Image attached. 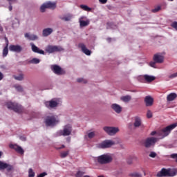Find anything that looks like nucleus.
Segmentation results:
<instances>
[{
  "label": "nucleus",
  "instance_id": "obj_42",
  "mask_svg": "<svg viewBox=\"0 0 177 177\" xmlns=\"http://www.w3.org/2000/svg\"><path fill=\"white\" fill-rule=\"evenodd\" d=\"M149 157L151 158H156V157H157V153L156 152H151L149 153Z\"/></svg>",
  "mask_w": 177,
  "mask_h": 177
},
{
  "label": "nucleus",
  "instance_id": "obj_51",
  "mask_svg": "<svg viewBox=\"0 0 177 177\" xmlns=\"http://www.w3.org/2000/svg\"><path fill=\"white\" fill-rule=\"evenodd\" d=\"M9 2V5H12V3L16 2L17 0H7Z\"/></svg>",
  "mask_w": 177,
  "mask_h": 177
},
{
  "label": "nucleus",
  "instance_id": "obj_10",
  "mask_svg": "<svg viewBox=\"0 0 177 177\" xmlns=\"http://www.w3.org/2000/svg\"><path fill=\"white\" fill-rule=\"evenodd\" d=\"M158 138L154 137H149L145 140V146L147 148L151 147V146H154L156 143H157Z\"/></svg>",
  "mask_w": 177,
  "mask_h": 177
},
{
  "label": "nucleus",
  "instance_id": "obj_6",
  "mask_svg": "<svg viewBox=\"0 0 177 177\" xmlns=\"http://www.w3.org/2000/svg\"><path fill=\"white\" fill-rule=\"evenodd\" d=\"M45 50L47 53H55V52H63L64 49L60 46L48 45L46 47Z\"/></svg>",
  "mask_w": 177,
  "mask_h": 177
},
{
  "label": "nucleus",
  "instance_id": "obj_56",
  "mask_svg": "<svg viewBox=\"0 0 177 177\" xmlns=\"http://www.w3.org/2000/svg\"><path fill=\"white\" fill-rule=\"evenodd\" d=\"M2 156V151H0V157Z\"/></svg>",
  "mask_w": 177,
  "mask_h": 177
},
{
  "label": "nucleus",
  "instance_id": "obj_14",
  "mask_svg": "<svg viewBox=\"0 0 177 177\" xmlns=\"http://www.w3.org/2000/svg\"><path fill=\"white\" fill-rule=\"evenodd\" d=\"M5 41H6V46L3 49V57H6V56H8V53H9V40L8 39V37H5L4 38Z\"/></svg>",
  "mask_w": 177,
  "mask_h": 177
},
{
  "label": "nucleus",
  "instance_id": "obj_16",
  "mask_svg": "<svg viewBox=\"0 0 177 177\" xmlns=\"http://www.w3.org/2000/svg\"><path fill=\"white\" fill-rule=\"evenodd\" d=\"M51 68L55 73V74H57V75H62V74H64V72L62 69V68L57 65H53L51 66Z\"/></svg>",
  "mask_w": 177,
  "mask_h": 177
},
{
  "label": "nucleus",
  "instance_id": "obj_35",
  "mask_svg": "<svg viewBox=\"0 0 177 177\" xmlns=\"http://www.w3.org/2000/svg\"><path fill=\"white\" fill-rule=\"evenodd\" d=\"M41 61L39 60V59L37 58H33L30 61V63H31L32 64H38V63H39Z\"/></svg>",
  "mask_w": 177,
  "mask_h": 177
},
{
  "label": "nucleus",
  "instance_id": "obj_29",
  "mask_svg": "<svg viewBox=\"0 0 177 177\" xmlns=\"http://www.w3.org/2000/svg\"><path fill=\"white\" fill-rule=\"evenodd\" d=\"M60 19H61V20H64V21H70V20H71V19H73V15L68 14L65 17H61Z\"/></svg>",
  "mask_w": 177,
  "mask_h": 177
},
{
  "label": "nucleus",
  "instance_id": "obj_53",
  "mask_svg": "<svg viewBox=\"0 0 177 177\" xmlns=\"http://www.w3.org/2000/svg\"><path fill=\"white\" fill-rule=\"evenodd\" d=\"M8 9H9L10 12H12V10H13V6H12V4H10L9 6Z\"/></svg>",
  "mask_w": 177,
  "mask_h": 177
},
{
  "label": "nucleus",
  "instance_id": "obj_21",
  "mask_svg": "<svg viewBox=\"0 0 177 177\" xmlns=\"http://www.w3.org/2000/svg\"><path fill=\"white\" fill-rule=\"evenodd\" d=\"M145 102L147 107H151V106H153V103H154V99L151 96L147 95L145 98Z\"/></svg>",
  "mask_w": 177,
  "mask_h": 177
},
{
  "label": "nucleus",
  "instance_id": "obj_30",
  "mask_svg": "<svg viewBox=\"0 0 177 177\" xmlns=\"http://www.w3.org/2000/svg\"><path fill=\"white\" fill-rule=\"evenodd\" d=\"M177 169H169V176H176Z\"/></svg>",
  "mask_w": 177,
  "mask_h": 177
},
{
  "label": "nucleus",
  "instance_id": "obj_54",
  "mask_svg": "<svg viewBox=\"0 0 177 177\" xmlns=\"http://www.w3.org/2000/svg\"><path fill=\"white\" fill-rule=\"evenodd\" d=\"M21 140H26V137L21 136L20 137Z\"/></svg>",
  "mask_w": 177,
  "mask_h": 177
},
{
  "label": "nucleus",
  "instance_id": "obj_26",
  "mask_svg": "<svg viewBox=\"0 0 177 177\" xmlns=\"http://www.w3.org/2000/svg\"><path fill=\"white\" fill-rule=\"evenodd\" d=\"M158 177L169 176V169H162L157 174Z\"/></svg>",
  "mask_w": 177,
  "mask_h": 177
},
{
  "label": "nucleus",
  "instance_id": "obj_49",
  "mask_svg": "<svg viewBox=\"0 0 177 177\" xmlns=\"http://www.w3.org/2000/svg\"><path fill=\"white\" fill-rule=\"evenodd\" d=\"M100 3H102V5H104L107 3V0H99Z\"/></svg>",
  "mask_w": 177,
  "mask_h": 177
},
{
  "label": "nucleus",
  "instance_id": "obj_36",
  "mask_svg": "<svg viewBox=\"0 0 177 177\" xmlns=\"http://www.w3.org/2000/svg\"><path fill=\"white\" fill-rule=\"evenodd\" d=\"M87 136H88V138H89V139H93V138H95V132L91 131L90 133H88Z\"/></svg>",
  "mask_w": 177,
  "mask_h": 177
},
{
  "label": "nucleus",
  "instance_id": "obj_47",
  "mask_svg": "<svg viewBox=\"0 0 177 177\" xmlns=\"http://www.w3.org/2000/svg\"><path fill=\"white\" fill-rule=\"evenodd\" d=\"M171 158H175L177 162V153H173L171 155Z\"/></svg>",
  "mask_w": 177,
  "mask_h": 177
},
{
  "label": "nucleus",
  "instance_id": "obj_11",
  "mask_svg": "<svg viewBox=\"0 0 177 177\" xmlns=\"http://www.w3.org/2000/svg\"><path fill=\"white\" fill-rule=\"evenodd\" d=\"M140 80H142L141 82H147L149 84L150 82H153V81L156 80V77L149 75H145L143 76L140 77Z\"/></svg>",
  "mask_w": 177,
  "mask_h": 177
},
{
  "label": "nucleus",
  "instance_id": "obj_20",
  "mask_svg": "<svg viewBox=\"0 0 177 177\" xmlns=\"http://www.w3.org/2000/svg\"><path fill=\"white\" fill-rule=\"evenodd\" d=\"M79 48L82 49L83 53H84L87 56H91V53H92V52L86 48V46H85V44L82 43L80 44Z\"/></svg>",
  "mask_w": 177,
  "mask_h": 177
},
{
  "label": "nucleus",
  "instance_id": "obj_38",
  "mask_svg": "<svg viewBox=\"0 0 177 177\" xmlns=\"http://www.w3.org/2000/svg\"><path fill=\"white\" fill-rule=\"evenodd\" d=\"M29 177H34L35 176V173L32 171V169H29Z\"/></svg>",
  "mask_w": 177,
  "mask_h": 177
},
{
  "label": "nucleus",
  "instance_id": "obj_41",
  "mask_svg": "<svg viewBox=\"0 0 177 177\" xmlns=\"http://www.w3.org/2000/svg\"><path fill=\"white\" fill-rule=\"evenodd\" d=\"M147 118H151V117H153V113H151V111H150V110L147 111Z\"/></svg>",
  "mask_w": 177,
  "mask_h": 177
},
{
  "label": "nucleus",
  "instance_id": "obj_55",
  "mask_svg": "<svg viewBox=\"0 0 177 177\" xmlns=\"http://www.w3.org/2000/svg\"><path fill=\"white\" fill-rule=\"evenodd\" d=\"M65 146L64 145H62L61 147L58 148V149H64Z\"/></svg>",
  "mask_w": 177,
  "mask_h": 177
},
{
  "label": "nucleus",
  "instance_id": "obj_58",
  "mask_svg": "<svg viewBox=\"0 0 177 177\" xmlns=\"http://www.w3.org/2000/svg\"><path fill=\"white\" fill-rule=\"evenodd\" d=\"M111 39H108V41H110Z\"/></svg>",
  "mask_w": 177,
  "mask_h": 177
},
{
  "label": "nucleus",
  "instance_id": "obj_1",
  "mask_svg": "<svg viewBox=\"0 0 177 177\" xmlns=\"http://www.w3.org/2000/svg\"><path fill=\"white\" fill-rule=\"evenodd\" d=\"M176 127L177 123H174L159 130L158 131H152L151 133V136H154V135H157V136L158 137V139H164V138H167V136H168V135L171 133V131L173 129H175Z\"/></svg>",
  "mask_w": 177,
  "mask_h": 177
},
{
  "label": "nucleus",
  "instance_id": "obj_33",
  "mask_svg": "<svg viewBox=\"0 0 177 177\" xmlns=\"http://www.w3.org/2000/svg\"><path fill=\"white\" fill-rule=\"evenodd\" d=\"M68 154H70L69 150L64 151L60 153V157H61V158H66V157H67V156H68Z\"/></svg>",
  "mask_w": 177,
  "mask_h": 177
},
{
  "label": "nucleus",
  "instance_id": "obj_24",
  "mask_svg": "<svg viewBox=\"0 0 177 177\" xmlns=\"http://www.w3.org/2000/svg\"><path fill=\"white\" fill-rule=\"evenodd\" d=\"M111 109H113L117 113V114H120V113L122 111V107L118 104H113L111 106Z\"/></svg>",
  "mask_w": 177,
  "mask_h": 177
},
{
  "label": "nucleus",
  "instance_id": "obj_19",
  "mask_svg": "<svg viewBox=\"0 0 177 177\" xmlns=\"http://www.w3.org/2000/svg\"><path fill=\"white\" fill-rule=\"evenodd\" d=\"M30 46L32 48V52H35V53H39V55H45V51H44V50L39 49V48L35 46L33 43H30Z\"/></svg>",
  "mask_w": 177,
  "mask_h": 177
},
{
  "label": "nucleus",
  "instance_id": "obj_40",
  "mask_svg": "<svg viewBox=\"0 0 177 177\" xmlns=\"http://www.w3.org/2000/svg\"><path fill=\"white\" fill-rule=\"evenodd\" d=\"M84 174H85L84 172L79 171L77 172L75 176L76 177H84Z\"/></svg>",
  "mask_w": 177,
  "mask_h": 177
},
{
  "label": "nucleus",
  "instance_id": "obj_27",
  "mask_svg": "<svg viewBox=\"0 0 177 177\" xmlns=\"http://www.w3.org/2000/svg\"><path fill=\"white\" fill-rule=\"evenodd\" d=\"M53 32V29L51 28H44L42 32L43 37H49Z\"/></svg>",
  "mask_w": 177,
  "mask_h": 177
},
{
  "label": "nucleus",
  "instance_id": "obj_18",
  "mask_svg": "<svg viewBox=\"0 0 177 177\" xmlns=\"http://www.w3.org/2000/svg\"><path fill=\"white\" fill-rule=\"evenodd\" d=\"M45 104L47 107L53 109V107H57V104H59V102H57V100H51L50 101L46 102Z\"/></svg>",
  "mask_w": 177,
  "mask_h": 177
},
{
  "label": "nucleus",
  "instance_id": "obj_25",
  "mask_svg": "<svg viewBox=\"0 0 177 177\" xmlns=\"http://www.w3.org/2000/svg\"><path fill=\"white\" fill-rule=\"evenodd\" d=\"M84 19H85V17H82L79 19L80 27H86V26H89V23H90L89 19L84 21Z\"/></svg>",
  "mask_w": 177,
  "mask_h": 177
},
{
  "label": "nucleus",
  "instance_id": "obj_17",
  "mask_svg": "<svg viewBox=\"0 0 177 177\" xmlns=\"http://www.w3.org/2000/svg\"><path fill=\"white\" fill-rule=\"evenodd\" d=\"M10 148L13 149L14 150H15V151H17V153H19V154H24V150L23 149V148L16 144L10 145Z\"/></svg>",
  "mask_w": 177,
  "mask_h": 177
},
{
  "label": "nucleus",
  "instance_id": "obj_15",
  "mask_svg": "<svg viewBox=\"0 0 177 177\" xmlns=\"http://www.w3.org/2000/svg\"><path fill=\"white\" fill-rule=\"evenodd\" d=\"M9 50L10 52H16L17 53H20L23 50V48L20 45H10L9 46Z\"/></svg>",
  "mask_w": 177,
  "mask_h": 177
},
{
  "label": "nucleus",
  "instance_id": "obj_23",
  "mask_svg": "<svg viewBox=\"0 0 177 177\" xmlns=\"http://www.w3.org/2000/svg\"><path fill=\"white\" fill-rule=\"evenodd\" d=\"M24 37L29 41H36V39H38V36L30 33H25Z\"/></svg>",
  "mask_w": 177,
  "mask_h": 177
},
{
  "label": "nucleus",
  "instance_id": "obj_9",
  "mask_svg": "<svg viewBox=\"0 0 177 177\" xmlns=\"http://www.w3.org/2000/svg\"><path fill=\"white\" fill-rule=\"evenodd\" d=\"M56 8V3H52L50 1L44 3L40 7V10L42 13L46 10V9H55Z\"/></svg>",
  "mask_w": 177,
  "mask_h": 177
},
{
  "label": "nucleus",
  "instance_id": "obj_43",
  "mask_svg": "<svg viewBox=\"0 0 177 177\" xmlns=\"http://www.w3.org/2000/svg\"><path fill=\"white\" fill-rule=\"evenodd\" d=\"M77 82H83V84H86V80H84L83 78L77 79Z\"/></svg>",
  "mask_w": 177,
  "mask_h": 177
},
{
  "label": "nucleus",
  "instance_id": "obj_31",
  "mask_svg": "<svg viewBox=\"0 0 177 177\" xmlns=\"http://www.w3.org/2000/svg\"><path fill=\"white\" fill-rule=\"evenodd\" d=\"M14 78L17 80V81H23L24 80V74L20 73L18 75H15Z\"/></svg>",
  "mask_w": 177,
  "mask_h": 177
},
{
  "label": "nucleus",
  "instance_id": "obj_46",
  "mask_svg": "<svg viewBox=\"0 0 177 177\" xmlns=\"http://www.w3.org/2000/svg\"><path fill=\"white\" fill-rule=\"evenodd\" d=\"M15 88L16 89H17V91H23V88L21 87V86L16 85Z\"/></svg>",
  "mask_w": 177,
  "mask_h": 177
},
{
  "label": "nucleus",
  "instance_id": "obj_13",
  "mask_svg": "<svg viewBox=\"0 0 177 177\" xmlns=\"http://www.w3.org/2000/svg\"><path fill=\"white\" fill-rule=\"evenodd\" d=\"M153 62L155 63H158L160 64L161 63H164V55L161 53H157L153 55Z\"/></svg>",
  "mask_w": 177,
  "mask_h": 177
},
{
  "label": "nucleus",
  "instance_id": "obj_48",
  "mask_svg": "<svg viewBox=\"0 0 177 177\" xmlns=\"http://www.w3.org/2000/svg\"><path fill=\"white\" fill-rule=\"evenodd\" d=\"M46 175H48L46 173L43 172V173L39 174V175L37 176V177H44V176H46Z\"/></svg>",
  "mask_w": 177,
  "mask_h": 177
},
{
  "label": "nucleus",
  "instance_id": "obj_57",
  "mask_svg": "<svg viewBox=\"0 0 177 177\" xmlns=\"http://www.w3.org/2000/svg\"><path fill=\"white\" fill-rule=\"evenodd\" d=\"M97 177H104L103 176H98Z\"/></svg>",
  "mask_w": 177,
  "mask_h": 177
},
{
  "label": "nucleus",
  "instance_id": "obj_2",
  "mask_svg": "<svg viewBox=\"0 0 177 177\" xmlns=\"http://www.w3.org/2000/svg\"><path fill=\"white\" fill-rule=\"evenodd\" d=\"M44 122L46 127H55L59 124V119L56 115H50L46 118Z\"/></svg>",
  "mask_w": 177,
  "mask_h": 177
},
{
  "label": "nucleus",
  "instance_id": "obj_5",
  "mask_svg": "<svg viewBox=\"0 0 177 177\" xmlns=\"http://www.w3.org/2000/svg\"><path fill=\"white\" fill-rule=\"evenodd\" d=\"M117 143H120V140H118ZM116 142L111 140H106L98 144V147L99 149H110V147L114 146Z\"/></svg>",
  "mask_w": 177,
  "mask_h": 177
},
{
  "label": "nucleus",
  "instance_id": "obj_22",
  "mask_svg": "<svg viewBox=\"0 0 177 177\" xmlns=\"http://www.w3.org/2000/svg\"><path fill=\"white\" fill-rule=\"evenodd\" d=\"M133 125L135 128H139V127H143L142 124V119L140 117L136 116L134 119Z\"/></svg>",
  "mask_w": 177,
  "mask_h": 177
},
{
  "label": "nucleus",
  "instance_id": "obj_39",
  "mask_svg": "<svg viewBox=\"0 0 177 177\" xmlns=\"http://www.w3.org/2000/svg\"><path fill=\"white\" fill-rule=\"evenodd\" d=\"M176 77H177V72L175 73H173V74H171V75H169L168 76V78H169V80H172V79H174V78H176Z\"/></svg>",
  "mask_w": 177,
  "mask_h": 177
},
{
  "label": "nucleus",
  "instance_id": "obj_44",
  "mask_svg": "<svg viewBox=\"0 0 177 177\" xmlns=\"http://www.w3.org/2000/svg\"><path fill=\"white\" fill-rule=\"evenodd\" d=\"M132 176L134 177H142V174H139V173H134L132 174Z\"/></svg>",
  "mask_w": 177,
  "mask_h": 177
},
{
  "label": "nucleus",
  "instance_id": "obj_28",
  "mask_svg": "<svg viewBox=\"0 0 177 177\" xmlns=\"http://www.w3.org/2000/svg\"><path fill=\"white\" fill-rule=\"evenodd\" d=\"M177 95L175 93H171L169 94L167 97V102H172L173 100H175L176 99Z\"/></svg>",
  "mask_w": 177,
  "mask_h": 177
},
{
  "label": "nucleus",
  "instance_id": "obj_7",
  "mask_svg": "<svg viewBox=\"0 0 177 177\" xmlns=\"http://www.w3.org/2000/svg\"><path fill=\"white\" fill-rule=\"evenodd\" d=\"M8 109L11 110H14L15 113H21L23 111V106L19 104L13 103V102H8L7 103Z\"/></svg>",
  "mask_w": 177,
  "mask_h": 177
},
{
  "label": "nucleus",
  "instance_id": "obj_50",
  "mask_svg": "<svg viewBox=\"0 0 177 177\" xmlns=\"http://www.w3.org/2000/svg\"><path fill=\"white\" fill-rule=\"evenodd\" d=\"M172 27H174V28H176V30H177V22H174L172 24Z\"/></svg>",
  "mask_w": 177,
  "mask_h": 177
},
{
  "label": "nucleus",
  "instance_id": "obj_32",
  "mask_svg": "<svg viewBox=\"0 0 177 177\" xmlns=\"http://www.w3.org/2000/svg\"><path fill=\"white\" fill-rule=\"evenodd\" d=\"M131 99H132L131 95H125V96L121 97V100H122V102H124L125 103H128V102H129Z\"/></svg>",
  "mask_w": 177,
  "mask_h": 177
},
{
  "label": "nucleus",
  "instance_id": "obj_45",
  "mask_svg": "<svg viewBox=\"0 0 177 177\" xmlns=\"http://www.w3.org/2000/svg\"><path fill=\"white\" fill-rule=\"evenodd\" d=\"M157 62H156V61L151 62L149 63V66H151V67H156V64Z\"/></svg>",
  "mask_w": 177,
  "mask_h": 177
},
{
  "label": "nucleus",
  "instance_id": "obj_12",
  "mask_svg": "<svg viewBox=\"0 0 177 177\" xmlns=\"http://www.w3.org/2000/svg\"><path fill=\"white\" fill-rule=\"evenodd\" d=\"M3 169H7L8 172H10V171H13V166H12V165L0 161V171Z\"/></svg>",
  "mask_w": 177,
  "mask_h": 177
},
{
  "label": "nucleus",
  "instance_id": "obj_3",
  "mask_svg": "<svg viewBox=\"0 0 177 177\" xmlns=\"http://www.w3.org/2000/svg\"><path fill=\"white\" fill-rule=\"evenodd\" d=\"M73 132V126L71 124H66L64 126L62 130L57 132V136H70Z\"/></svg>",
  "mask_w": 177,
  "mask_h": 177
},
{
  "label": "nucleus",
  "instance_id": "obj_52",
  "mask_svg": "<svg viewBox=\"0 0 177 177\" xmlns=\"http://www.w3.org/2000/svg\"><path fill=\"white\" fill-rule=\"evenodd\" d=\"M2 80H3V74L0 72V81H2Z\"/></svg>",
  "mask_w": 177,
  "mask_h": 177
},
{
  "label": "nucleus",
  "instance_id": "obj_37",
  "mask_svg": "<svg viewBox=\"0 0 177 177\" xmlns=\"http://www.w3.org/2000/svg\"><path fill=\"white\" fill-rule=\"evenodd\" d=\"M161 10L160 6H157L154 9L152 10L153 13H157V12H160Z\"/></svg>",
  "mask_w": 177,
  "mask_h": 177
},
{
  "label": "nucleus",
  "instance_id": "obj_4",
  "mask_svg": "<svg viewBox=\"0 0 177 177\" xmlns=\"http://www.w3.org/2000/svg\"><path fill=\"white\" fill-rule=\"evenodd\" d=\"M99 164H110L113 161V156L110 153L101 155L97 158Z\"/></svg>",
  "mask_w": 177,
  "mask_h": 177
},
{
  "label": "nucleus",
  "instance_id": "obj_34",
  "mask_svg": "<svg viewBox=\"0 0 177 177\" xmlns=\"http://www.w3.org/2000/svg\"><path fill=\"white\" fill-rule=\"evenodd\" d=\"M80 8L81 9H82L83 10H85L86 12H91V10H92V8L88 7V6L86 5H80Z\"/></svg>",
  "mask_w": 177,
  "mask_h": 177
},
{
  "label": "nucleus",
  "instance_id": "obj_8",
  "mask_svg": "<svg viewBox=\"0 0 177 177\" xmlns=\"http://www.w3.org/2000/svg\"><path fill=\"white\" fill-rule=\"evenodd\" d=\"M103 129L108 135H110V136H113V135H115V133L120 132L118 127H104Z\"/></svg>",
  "mask_w": 177,
  "mask_h": 177
}]
</instances>
